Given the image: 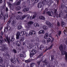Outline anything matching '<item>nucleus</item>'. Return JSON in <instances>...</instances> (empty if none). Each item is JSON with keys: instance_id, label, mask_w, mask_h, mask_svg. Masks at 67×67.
<instances>
[{"instance_id": "15", "label": "nucleus", "mask_w": 67, "mask_h": 67, "mask_svg": "<svg viewBox=\"0 0 67 67\" xmlns=\"http://www.w3.org/2000/svg\"><path fill=\"white\" fill-rule=\"evenodd\" d=\"M16 45L18 46H20V44H21V42L19 41H16Z\"/></svg>"}, {"instance_id": "40", "label": "nucleus", "mask_w": 67, "mask_h": 67, "mask_svg": "<svg viewBox=\"0 0 67 67\" xmlns=\"http://www.w3.org/2000/svg\"><path fill=\"white\" fill-rule=\"evenodd\" d=\"M16 60L19 64L20 63V60H19V58H17L16 59Z\"/></svg>"}, {"instance_id": "35", "label": "nucleus", "mask_w": 67, "mask_h": 67, "mask_svg": "<svg viewBox=\"0 0 67 67\" xmlns=\"http://www.w3.org/2000/svg\"><path fill=\"white\" fill-rule=\"evenodd\" d=\"M0 63L1 64L3 63V59H2V58L1 57H0Z\"/></svg>"}, {"instance_id": "37", "label": "nucleus", "mask_w": 67, "mask_h": 67, "mask_svg": "<svg viewBox=\"0 0 67 67\" xmlns=\"http://www.w3.org/2000/svg\"><path fill=\"white\" fill-rule=\"evenodd\" d=\"M58 35L59 36H60V35L62 33V32L60 31H58Z\"/></svg>"}, {"instance_id": "36", "label": "nucleus", "mask_w": 67, "mask_h": 67, "mask_svg": "<svg viewBox=\"0 0 67 67\" xmlns=\"http://www.w3.org/2000/svg\"><path fill=\"white\" fill-rule=\"evenodd\" d=\"M28 23L30 24H33L34 23L32 21H30L28 22Z\"/></svg>"}, {"instance_id": "39", "label": "nucleus", "mask_w": 67, "mask_h": 67, "mask_svg": "<svg viewBox=\"0 0 67 67\" xmlns=\"http://www.w3.org/2000/svg\"><path fill=\"white\" fill-rule=\"evenodd\" d=\"M8 30L7 29V28H5L4 29V32H7Z\"/></svg>"}, {"instance_id": "48", "label": "nucleus", "mask_w": 67, "mask_h": 67, "mask_svg": "<svg viewBox=\"0 0 67 67\" xmlns=\"http://www.w3.org/2000/svg\"><path fill=\"white\" fill-rule=\"evenodd\" d=\"M65 7V6H64V5L63 3L62 4V5H61V8H64Z\"/></svg>"}, {"instance_id": "42", "label": "nucleus", "mask_w": 67, "mask_h": 67, "mask_svg": "<svg viewBox=\"0 0 67 67\" xmlns=\"http://www.w3.org/2000/svg\"><path fill=\"white\" fill-rule=\"evenodd\" d=\"M48 25L49 27H52V24H51V23H49Z\"/></svg>"}, {"instance_id": "53", "label": "nucleus", "mask_w": 67, "mask_h": 67, "mask_svg": "<svg viewBox=\"0 0 67 67\" xmlns=\"http://www.w3.org/2000/svg\"><path fill=\"white\" fill-rule=\"evenodd\" d=\"M19 56H20V57H24V55H23L22 54H19Z\"/></svg>"}, {"instance_id": "1", "label": "nucleus", "mask_w": 67, "mask_h": 67, "mask_svg": "<svg viewBox=\"0 0 67 67\" xmlns=\"http://www.w3.org/2000/svg\"><path fill=\"white\" fill-rule=\"evenodd\" d=\"M27 17V20H28L30 19V15L28 14L27 15H24L22 16H17L16 17V19L17 20H19V19H20V20H23V19H24L25 18Z\"/></svg>"}, {"instance_id": "50", "label": "nucleus", "mask_w": 67, "mask_h": 67, "mask_svg": "<svg viewBox=\"0 0 67 67\" xmlns=\"http://www.w3.org/2000/svg\"><path fill=\"white\" fill-rule=\"evenodd\" d=\"M45 23L46 24H47V25H48L49 24V23H50L48 21H46Z\"/></svg>"}, {"instance_id": "12", "label": "nucleus", "mask_w": 67, "mask_h": 67, "mask_svg": "<svg viewBox=\"0 0 67 67\" xmlns=\"http://www.w3.org/2000/svg\"><path fill=\"white\" fill-rule=\"evenodd\" d=\"M48 36H49V34L48 33H46L44 35V38L46 39Z\"/></svg>"}, {"instance_id": "59", "label": "nucleus", "mask_w": 67, "mask_h": 67, "mask_svg": "<svg viewBox=\"0 0 67 67\" xmlns=\"http://www.w3.org/2000/svg\"><path fill=\"white\" fill-rule=\"evenodd\" d=\"M50 32H51V33H54V31H53V30H51L50 31Z\"/></svg>"}, {"instance_id": "8", "label": "nucleus", "mask_w": 67, "mask_h": 67, "mask_svg": "<svg viewBox=\"0 0 67 67\" xmlns=\"http://www.w3.org/2000/svg\"><path fill=\"white\" fill-rule=\"evenodd\" d=\"M0 18L1 20H3L4 18L5 19V14H3L0 15Z\"/></svg>"}, {"instance_id": "13", "label": "nucleus", "mask_w": 67, "mask_h": 67, "mask_svg": "<svg viewBox=\"0 0 67 67\" xmlns=\"http://www.w3.org/2000/svg\"><path fill=\"white\" fill-rule=\"evenodd\" d=\"M44 33H45V31L43 30H40L38 33L39 34H44Z\"/></svg>"}, {"instance_id": "32", "label": "nucleus", "mask_w": 67, "mask_h": 67, "mask_svg": "<svg viewBox=\"0 0 67 67\" xmlns=\"http://www.w3.org/2000/svg\"><path fill=\"white\" fill-rule=\"evenodd\" d=\"M22 28V26L21 25H19L17 26V29L18 30H21Z\"/></svg>"}, {"instance_id": "38", "label": "nucleus", "mask_w": 67, "mask_h": 67, "mask_svg": "<svg viewBox=\"0 0 67 67\" xmlns=\"http://www.w3.org/2000/svg\"><path fill=\"white\" fill-rule=\"evenodd\" d=\"M6 28L8 30H10L11 29V27L9 26H7Z\"/></svg>"}, {"instance_id": "9", "label": "nucleus", "mask_w": 67, "mask_h": 67, "mask_svg": "<svg viewBox=\"0 0 67 67\" xmlns=\"http://www.w3.org/2000/svg\"><path fill=\"white\" fill-rule=\"evenodd\" d=\"M43 7V3L41 2H40L38 4V8H41Z\"/></svg>"}, {"instance_id": "26", "label": "nucleus", "mask_w": 67, "mask_h": 67, "mask_svg": "<svg viewBox=\"0 0 67 67\" xmlns=\"http://www.w3.org/2000/svg\"><path fill=\"white\" fill-rule=\"evenodd\" d=\"M20 42H23L24 40V37H21L20 38Z\"/></svg>"}, {"instance_id": "21", "label": "nucleus", "mask_w": 67, "mask_h": 67, "mask_svg": "<svg viewBox=\"0 0 67 67\" xmlns=\"http://www.w3.org/2000/svg\"><path fill=\"white\" fill-rule=\"evenodd\" d=\"M53 2V1L51 0H50L47 3V5L48 6H50V5L51 4V3Z\"/></svg>"}, {"instance_id": "18", "label": "nucleus", "mask_w": 67, "mask_h": 67, "mask_svg": "<svg viewBox=\"0 0 67 67\" xmlns=\"http://www.w3.org/2000/svg\"><path fill=\"white\" fill-rule=\"evenodd\" d=\"M0 38L1 39L0 40V44H2L3 42V39H2L3 37L2 36H1Z\"/></svg>"}, {"instance_id": "61", "label": "nucleus", "mask_w": 67, "mask_h": 67, "mask_svg": "<svg viewBox=\"0 0 67 67\" xmlns=\"http://www.w3.org/2000/svg\"><path fill=\"white\" fill-rule=\"evenodd\" d=\"M8 11V9L7 8H6V11Z\"/></svg>"}, {"instance_id": "23", "label": "nucleus", "mask_w": 67, "mask_h": 67, "mask_svg": "<svg viewBox=\"0 0 67 67\" xmlns=\"http://www.w3.org/2000/svg\"><path fill=\"white\" fill-rule=\"evenodd\" d=\"M42 42L43 44H46V41L45 39H43L42 40Z\"/></svg>"}, {"instance_id": "31", "label": "nucleus", "mask_w": 67, "mask_h": 67, "mask_svg": "<svg viewBox=\"0 0 67 67\" xmlns=\"http://www.w3.org/2000/svg\"><path fill=\"white\" fill-rule=\"evenodd\" d=\"M34 26H35L36 27H37V26H40V25H39V24H38L37 23H35L34 24Z\"/></svg>"}, {"instance_id": "20", "label": "nucleus", "mask_w": 67, "mask_h": 67, "mask_svg": "<svg viewBox=\"0 0 67 67\" xmlns=\"http://www.w3.org/2000/svg\"><path fill=\"white\" fill-rule=\"evenodd\" d=\"M39 19L40 20H45V18L44 16H40L39 17Z\"/></svg>"}, {"instance_id": "63", "label": "nucleus", "mask_w": 67, "mask_h": 67, "mask_svg": "<svg viewBox=\"0 0 67 67\" xmlns=\"http://www.w3.org/2000/svg\"><path fill=\"white\" fill-rule=\"evenodd\" d=\"M7 67H11V65H8L7 66Z\"/></svg>"}, {"instance_id": "10", "label": "nucleus", "mask_w": 67, "mask_h": 67, "mask_svg": "<svg viewBox=\"0 0 67 67\" xmlns=\"http://www.w3.org/2000/svg\"><path fill=\"white\" fill-rule=\"evenodd\" d=\"M8 4L9 5V7H10V9H13V5H12L9 2H8Z\"/></svg>"}, {"instance_id": "3", "label": "nucleus", "mask_w": 67, "mask_h": 67, "mask_svg": "<svg viewBox=\"0 0 67 67\" xmlns=\"http://www.w3.org/2000/svg\"><path fill=\"white\" fill-rule=\"evenodd\" d=\"M59 48L60 49V50L61 51L62 53H61V55H64L65 54V55H66V53H67V52H66L65 51H63V45H62V44H61L60 46V47H59Z\"/></svg>"}, {"instance_id": "41", "label": "nucleus", "mask_w": 67, "mask_h": 67, "mask_svg": "<svg viewBox=\"0 0 67 67\" xmlns=\"http://www.w3.org/2000/svg\"><path fill=\"white\" fill-rule=\"evenodd\" d=\"M36 14L34 15L33 16L32 19H34V18H35V17H36Z\"/></svg>"}, {"instance_id": "7", "label": "nucleus", "mask_w": 67, "mask_h": 67, "mask_svg": "<svg viewBox=\"0 0 67 67\" xmlns=\"http://www.w3.org/2000/svg\"><path fill=\"white\" fill-rule=\"evenodd\" d=\"M7 49L4 47L1 46L0 47V50L1 51H4L5 50H7Z\"/></svg>"}, {"instance_id": "60", "label": "nucleus", "mask_w": 67, "mask_h": 67, "mask_svg": "<svg viewBox=\"0 0 67 67\" xmlns=\"http://www.w3.org/2000/svg\"><path fill=\"white\" fill-rule=\"evenodd\" d=\"M5 55L6 56H8V57H9V55L8 54V53H7L6 54H5Z\"/></svg>"}, {"instance_id": "45", "label": "nucleus", "mask_w": 67, "mask_h": 67, "mask_svg": "<svg viewBox=\"0 0 67 67\" xmlns=\"http://www.w3.org/2000/svg\"><path fill=\"white\" fill-rule=\"evenodd\" d=\"M30 62V60H29V59L27 60H25V62L26 63H29Z\"/></svg>"}, {"instance_id": "6", "label": "nucleus", "mask_w": 67, "mask_h": 67, "mask_svg": "<svg viewBox=\"0 0 67 67\" xmlns=\"http://www.w3.org/2000/svg\"><path fill=\"white\" fill-rule=\"evenodd\" d=\"M21 37V35H20V32H18L16 34V39L19 40L20 38Z\"/></svg>"}, {"instance_id": "11", "label": "nucleus", "mask_w": 67, "mask_h": 67, "mask_svg": "<svg viewBox=\"0 0 67 67\" xmlns=\"http://www.w3.org/2000/svg\"><path fill=\"white\" fill-rule=\"evenodd\" d=\"M53 46V44H52L49 48L48 47H46V49L45 51H47V50H48V49H52V48Z\"/></svg>"}, {"instance_id": "2", "label": "nucleus", "mask_w": 67, "mask_h": 67, "mask_svg": "<svg viewBox=\"0 0 67 67\" xmlns=\"http://www.w3.org/2000/svg\"><path fill=\"white\" fill-rule=\"evenodd\" d=\"M57 12V9H55L54 10V13H53L52 11L51 12H52V13H51L49 12H47L46 13L47 14H48L49 15V16H54V14H55V15H56L57 16H58V14L56 13Z\"/></svg>"}, {"instance_id": "28", "label": "nucleus", "mask_w": 67, "mask_h": 67, "mask_svg": "<svg viewBox=\"0 0 67 67\" xmlns=\"http://www.w3.org/2000/svg\"><path fill=\"white\" fill-rule=\"evenodd\" d=\"M15 9L17 11H19L21 9V7H17Z\"/></svg>"}, {"instance_id": "52", "label": "nucleus", "mask_w": 67, "mask_h": 67, "mask_svg": "<svg viewBox=\"0 0 67 67\" xmlns=\"http://www.w3.org/2000/svg\"><path fill=\"white\" fill-rule=\"evenodd\" d=\"M11 22V20H10L8 21V22L7 23L8 24H10V23Z\"/></svg>"}, {"instance_id": "4", "label": "nucleus", "mask_w": 67, "mask_h": 67, "mask_svg": "<svg viewBox=\"0 0 67 67\" xmlns=\"http://www.w3.org/2000/svg\"><path fill=\"white\" fill-rule=\"evenodd\" d=\"M7 40L8 42V43H10V40L11 42H12L13 41H14V37L13 36H10L9 37V38H7Z\"/></svg>"}, {"instance_id": "44", "label": "nucleus", "mask_w": 67, "mask_h": 67, "mask_svg": "<svg viewBox=\"0 0 67 67\" xmlns=\"http://www.w3.org/2000/svg\"><path fill=\"white\" fill-rule=\"evenodd\" d=\"M51 61H53V59H54V56H51Z\"/></svg>"}, {"instance_id": "22", "label": "nucleus", "mask_w": 67, "mask_h": 67, "mask_svg": "<svg viewBox=\"0 0 67 67\" xmlns=\"http://www.w3.org/2000/svg\"><path fill=\"white\" fill-rule=\"evenodd\" d=\"M61 25L63 27H65V26H66V24H65V23L63 21H62L61 22Z\"/></svg>"}, {"instance_id": "62", "label": "nucleus", "mask_w": 67, "mask_h": 67, "mask_svg": "<svg viewBox=\"0 0 67 67\" xmlns=\"http://www.w3.org/2000/svg\"><path fill=\"white\" fill-rule=\"evenodd\" d=\"M2 2V0H0V3H1Z\"/></svg>"}, {"instance_id": "54", "label": "nucleus", "mask_w": 67, "mask_h": 67, "mask_svg": "<svg viewBox=\"0 0 67 67\" xmlns=\"http://www.w3.org/2000/svg\"><path fill=\"white\" fill-rule=\"evenodd\" d=\"M13 52L14 53H16V50L15 49L13 50Z\"/></svg>"}, {"instance_id": "27", "label": "nucleus", "mask_w": 67, "mask_h": 67, "mask_svg": "<svg viewBox=\"0 0 67 67\" xmlns=\"http://www.w3.org/2000/svg\"><path fill=\"white\" fill-rule=\"evenodd\" d=\"M21 33L22 35H24L26 34V32L25 31H23L21 32Z\"/></svg>"}, {"instance_id": "56", "label": "nucleus", "mask_w": 67, "mask_h": 67, "mask_svg": "<svg viewBox=\"0 0 67 67\" xmlns=\"http://www.w3.org/2000/svg\"><path fill=\"white\" fill-rule=\"evenodd\" d=\"M57 25L58 26H60V24L59 22H58Z\"/></svg>"}, {"instance_id": "5", "label": "nucleus", "mask_w": 67, "mask_h": 67, "mask_svg": "<svg viewBox=\"0 0 67 67\" xmlns=\"http://www.w3.org/2000/svg\"><path fill=\"white\" fill-rule=\"evenodd\" d=\"M36 34V32L35 31L30 30L29 32V35H32V34Z\"/></svg>"}, {"instance_id": "49", "label": "nucleus", "mask_w": 67, "mask_h": 67, "mask_svg": "<svg viewBox=\"0 0 67 67\" xmlns=\"http://www.w3.org/2000/svg\"><path fill=\"white\" fill-rule=\"evenodd\" d=\"M29 48H32V45L31 44H30L29 47Z\"/></svg>"}, {"instance_id": "33", "label": "nucleus", "mask_w": 67, "mask_h": 67, "mask_svg": "<svg viewBox=\"0 0 67 67\" xmlns=\"http://www.w3.org/2000/svg\"><path fill=\"white\" fill-rule=\"evenodd\" d=\"M26 29L28 30H29L30 29V25H27L26 26Z\"/></svg>"}, {"instance_id": "58", "label": "nucleus", "mask_w": 67, "mask_h": 67, "mask_svg": "<svg viewBox=\"0 0 67 67\" xmlns=\"http://www.w3.org/2000/svg\"><path fill=\"white\" fill-rule=\"evenodd\" d=\"M40 63H41V61H39L38 62L37 64L38 65H40Z\"/></svg>"}, {"instance_id": "47", "label": "nucleus", "mask_w": 67, "mask_h": 67, "mask_svg": "<svg viewBox=\"0 0 67 67\" xmlns=\"http://www.w3.org/2000/svg\"><path fill=\"white\" fill-rule=\"evenodd\" d=\"M35 63H33L31 65V67H34V65H35Z\"/></svg>"}, {"instance_id": "14", "label": "nucleus", "mask_w": 67, "mask_h": 67, "mask_svg": "<svg viewBox=\"0 0 67 67\" xmlns=\"http://www.w3.org/2000/svg\"><path fill=\"white\" fill-rule=\"evenodd\" d=\"M20 2H21V0H19L18 2L16 1L15 2V3L16 5H18L20 4Z\"/></svg>"}, {"instance_id": "29", "label": "nucleus", "mask_w": 67, "mask_h": 67, "mask_svg": "<svg viewBox=\"0 0 67 67\" xmlns=\"http://www.w3.org/2000/svg\"><path fill=\"white\" fill-rule=\"evenodd\" d=\"M12 25V26H14L16 25V23L14 22H12L11 23Z\"/></svg>"}, {"instance_id": "17", "label": "nucleus", "mask_w": 67, "mask_h": 67, "mask_svg": "<svg viewBox=\"0 0 67 67\" xmlns=\"http://www.w3.org/2000/svg\"><path fill=\"white\" fill-rule=\"evenodd\" d=\"M23 11L25 12H27V11H29V8H24L23 9Z\"/></svg>"}, {"instance_id": "46", "label": "nucleus", "mask_w": 67, "mask_h": 67, "mask_svg": "<svg viewBox=\"0 0 67 67\" xmlns=\"http://www.w3.org/2000/svg\"><path fill=\"white\" fill-rule=\"evenodd\" d=\"M4 6H2L1 7V9H2V10H3V9H4Z\"/></svg>"}, {"instance_id": "57", "label": "nucleus", "mask_w": 67, "mask_h": 67, "mask_svg": "<svg viewBox=\"0 0 67 67\" xmlns=\"http://www.w3.org/2000/svg\"><path fill=\"white\" fill-rule=\"evenodd\" d=\"M48 8H46L44 10V11H46H46H48Z\"/></svg>"}, {"instance_id": "34", "label": "nucleus", "mask_w": 67, "mask_h": 67, "mask_svg": "<svg viewBox=\"0 0 67 67\" xmlns=\"http://www.w3.org/2000/svg\"><path fill=\"white\" fill-rule=\"evenodd\" d=\"M32 44L33 46L34 47V46H36L38 44L37 43H35L34 44L32 43Z\"/></svg>"}, {"instance_id": "25", "label": "nucleus", "mask_w": 67, "mask_h": 67, "mask_svg": "<svg viewBox=\"0 0 67 67\" xmlns=\"http://www.w3.org/2000/svg\"><path fill=\"white\" fill-rule=\"evenodd\" d=\"M43 28L44 30H47L48 29V27L46 26H43Z\"/></svg>"}, {"instance_id": "24", "label": "nucleus", "mask_w": 67, "mask_h": 67, "mask_svg": "<svg viewBox=\"0 0 67 67\" xmlns=\"http://www.w3.org/2000/svg\"><path fill=\"white\" fill-rule=\"evenodd\" d=\"M11 62L13 63H14V64H15V63H16V61H15V60L14 59H12L11 60Z\"/></svg>"}, {"instance_id": "51", "label": "nucleus", "mask_w": 67, "mask_h": 67, "mask_svg": "<svg viewBox=\"0 0 67 67\" xmlns=\"http://www.w3.org/2000/svg\"><path fill=\"white\" fill-rule=\"evenodd\" d=\"M39 1V0H35L34 1L35 3H37V2H38Z\"/></svg>"}, {"instance_id": "64", "label": "nucleus", "mask_w": 67, "mask_h": 67, "mask_svg": "<svg viewBox=\"0 0 67 67\" xmlns=\"http://www.w3.org/2000/svg\"><path fill=\"white\" fill-rule=\"evenodd\" d=\"M31 42H34V40H31Z\"/></svg>"}, {"instance_id": "43", "label": "nucleus", "mask_w": 67, "mask_h": 67, "mask_svg": "<svg viewBox=\"0 0 67 67\" xmlns=\"http://www.w3.org/2000/svg\"><path fill=\"white\" fill-rule=\"evenodd\" d=\"M54 40V38L53 37H51V42H53Z\"/></svg>"}, {"instance_id": "30", "label": "nucleus", "mask_w": 67, "mask_h": 67, "mask_svg": "<svg viewBox=\"0 0 67 67\" xmlns=\"http://www.w3.org/2000/svg\"><path fill=\"white\" fill-rule=\"evenodd\" d=\"M47 43H48L49 42H51V39L49 38H48L47 39Z\"/></svg>"}, {"instance_id": "19", "label": "nucleus", "mask_w": 67, "mask_h": 67, "mask_svg": "<svg viewBox=\"0 0 67 67\" xmlns=\"http://www.w3.org/2000/svg\"><path fill=\"white\" fill-rule=\"evenodd\" d=\"M31 52L33 54H36L37 53V52L36 51V50H35L34 49H32L31 51Z\"/></svg>"}, {"instance_id": "16", "label": "nucleus", "mask_w": 67, "mask_h": 67, "mask_svg": "<svg viewBox=\"0 0 67 67\" xmlns=\"http://www.w3.org/2000/svg\"><path fill=\"white\" fill-rule=\"evenodd\" d=\"M43 63L44 64H43L44 65H48V61L46 59H45Z\"/></svg>"}, {"instance_id": "55", "label": "nucleus", "mask_w": 67, "mask_h": 67, "mask_svg": "<svg viewBox=\"0 0 67 67\" xmlns=\"http://www.w3.org/2000/svg\"><path fill=\"white\" fill-rule=\"evenodd\" d=\"M36 41H37V42H39V40L38 39V38H36Z\"/></svg>"}]
</instances>
